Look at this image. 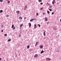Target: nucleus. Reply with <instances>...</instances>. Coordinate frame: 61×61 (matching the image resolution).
Returning <instances> with one entry per match:
<instances>
[{
	"instance_id": "nucleus-1",
	"label": "nucleus",
	"mask_w": 61,
	"mask_h": 61,
	"mask_svg": "<svg viewBox=\"0 0 61 61\" xmlns=\"http://www.w3.org/2000/svg\"><path fill=\"white\" fill-rule=\"evenodd\" d=\"M56 1L55 0H53L52 1V3L53 5H54L55 4V3Z\"/></svg>"
},
{
	"instance_id": "nucleus-2",
	"label": "nucleus",
	"mask_w": 61,
	"mask_h": 61,
	"mask_svg": "<svg viewBox=\"0 0 61 61\" xmlns=\"http://www.w3.org/2000/svg\"><path fill=\"white\" fill-rule=\"evenodd\" d=\"M38 56V55L36 54L35 55L34 57H37Z\"/></svg>"
},
{
	"instance_id": "nucleus-3",
	"label": "nucleus",
	"mask_w": 61,
	"mask_h": 61,
	"mask_svg": "<svg viewBox=\"0 0 61 61\" xmlns=\"http://www.w3.org/2000/svg\"><path fill=\"white\" fill-rule=\"evenodd\" d=\"M23 24H22L20 25V27H22L23 26Z\"/></svg>"
},
{
	"instance_id": "nucleus-4",
	"label": "nucleus",
	"mask_w": 61,
	"mask_h": 61,
	"mask_svg": "<svg viewBox=\"0 0 61 61\" xmlns=\"http://www.w3.org/2000/svg\"><path fill=\"white\" fill-rule=\"evenodd\" d=\"M16 13L17 14H19V11L18 10L17 11Z\"/></svg>"
},
{
	"instance_id": "nucleus-5",
	"label": "nucleus",
	"mask_w": 61,
	"mask_h": 61,
	"mask_svg": "<svg viewBox=\"0 0 61 61\" xmlns=\"http://www.w3.org/2000/svg\"><path fill=\"white\" fill-rule=\"evenodd\" d=\"M19 19H20V20H21V19H22V17H19Z\"/></svg>"
},
{
	"instance_id": "nucleus-6",
	"label": "nucleus",
	"mask_w": 61,
	"mask_h": 61,
	"mask_svg": "<svg viewBox=\"0 0 61 61\" xmlns=\"http://www.w3.org/2000/svg\"><path fill=\"white\" fill-rule=\"evenodd\" d=\"M53 29H54L55 30H56L57 29L56 28V27H54V28H53Z\"/></svg>"
},
{
	"instance_id": "nucleus-7",
	"label": "nucleus",
	"mask_w": 61,
	"mask_h": 61,
	"mask_svg": "<svg viewBox=\"0 0 61 61\" xmlns=\"http://www.w3.org/2000/svg\"><path fill=\"white\" fill-rule=\"evenodd\" d=\"M29 27H31V24L30 23H29Z\"/></svg>"
},
{
	"instance_id": "nucleus-8",
	"label": "nucleus",
	"mask_w": 61,
	"mask_h": 61,
	"mask_svg": "<svg viewBox=\"0 0 61 61\" xmlns=\"http://www.w3.org/2000/svg\"><path fill=\"white\" fill-rule=\"evenodd\" d=\"M13 30H15V27H13L12 28Z\"/></svg>"
},
{
	"instance_id": "nucleus-9",
	"label": "nucleus",
	"mask_w": 61,
	"mask_h": 61,
	"mask_svg": "<svg viewBox=\"0 0 61 61\" xmlns=\"http://www.w3.org/2000/svg\"><path fill=\"white\" fill-rule=\"evenodd\" d=\"M43 46H40V48L41 49L43 48Z\"/></svg>"
},
{
	"instance_id": "nucleus-10",
	"label": "nucleus",
	"mask_w": 61,
	"mask_h": 61,
	"mask_svg": "<svg viewBox=\"0 0 61 61\" xmlns=\"http://www.w3.org/2000/svg\"><path fill=\"white\" fill-rule=\"evenodd\" d=\"M46 60H51V59H50L49 58H47Z\"/></svg>"
},
{
	"instance_id": "nucleus-11",
	"label": "nucleus",
	"mask_w": 61,
	"mask_h": 61,
	"mask_svg": "<svg viewBox=\"0 0 61 61\" xmlns=\"http://www.w3.org/2000/svg\"><path fill=\"white\" fill-rule=\"evenodd\" d=\"M36 24L34 25V26H35V28L36 29Z\"/></svg>"
},
{
	"instance_id": "nucleus-12",
	"label": "nucleus",
	"mask_w": 61,
	"mask_h": 61,
	"mask_svg": "<svg viewBox=\"0 0 61 61\" xmlns=\"http://www.w3.org/2000/svg\"><path fill=\"white\" fill-rule=\"evenodd\" d=\"M29 47H30V46H27V48L28 49H29Z\"/></svg>"
},
{
	"instance_id": "nucleus-13",
	"label": "nucleus",
	"mask_w": 61,
	"mask_h": 61,
	"mask_svg": "<svg viewBox=\"0 0 61 61\" xmlns=\"http://www.w3.org/2000/svg\"><path fill=\"white\" fill-rule=\"evenodd\" d=\"M45 31H44L43 32V35L44 36H45L46 35V33H45Z\"/></svg>"
},
{
	"instance_id": "nucleus-14",
	"label": "nucleus",
	"mask_w": 61,
	"mask_h": 61,
	"mask_svg": "<svg viewBox=\"0 0 61 61\" xmlns=\"http://www.w3.org/2000/svg\"><path fill=\"white\" fill-rule=\"evenodd\" d=\"M11 40V39H9L7 41L8 42H9V41H10Z\"/></svg>"
},
{
	"instance_id": "nucleus-15",
	"label": "nucleus",
	"mask_w": 61,
	"mask_h": 61,
	"mask_svg": "<svg viewBox=\"0 0 61 61\" xmlns=\"http://www.w3.org/2000/svg\"><path fill=\"white\" fill-rule=\"evenodd\" d=\"M44 52V51L42 50L41 52V54H42Z\"/></svg>"
},
{
	"instance_id": "nucleus-16",
	"label": "nucleus",
	"mask_w": 61,
	"mask_h": 61,
	"mask_svg": "<svg viewBox=\"0 0 61 61\" xmlns=\"http://www.w3.org/2000/svg\"><path fill=\"white\" fill-rule=\"evenodd\" d=\"M0 2L2 3L3 2V0H0Z\"/></svg>"
},
{
	"instance_id": "nucleus-17",
	"label": "nucleus",
	"mask_w": 61,
	"mask_h": 61,
	"mask_svg": "<svg viewBox=\"0 0 61 61\" xmlns=\"http://www.w3.org/2000/svg\"><path fill=\"white\" fill-rule=\"evenodd\" d=\"M3 12V10H1L0 11V12L1 13H2Z\"/></svg>"
},
{
	"instance_id": "nucleus-18",
	"label": "nucleus",
	"mask_w": 61,
	"mask_h": 61,
	"mask_svg": "<svg viewBox=\"0 0 61 61\" xmlns=\"http://www.w3.org/2000/svg\"><path fill=\"white\" fill-rule=\"evenodd\" d=\"M47 14H49V11L48 10H47Z\"/></svg>"
},
{
	"instance_id": "nucleus-19",
	"label": "nucleus",
	"mask_w": 61,
	"mask_h": 61,
	"mask_svg": "<svg viewBox=\"0 0 61 61\" xmlns=\"http://www.w3.org/2000/svg\"><path fill=\"white\" fill-rule=\"evenodd\" d=\"M14 26V25H12L11 26V28H12Z\"/></svg>"
},
{
	"instance_id": "nucleus-20",
	"label": "nucleus",
	"mask_w": 61,
	"mask_h": 61,
	"mask_svg": "<svg viewBox=\"0 0 61 61\" xmlns=\"http://www.w3.org/2000/svg\"><path fill=\"white\" fill-rule=\"evenodd\" d=\"M33 20H34V19H31L30 20V22H31L32 21H33Z\"/></svg>"
},
{
	"instance_id": "nucleus-21",
	"label": "nucleus",
	"mask_w": 61,
	"mask_h": 61,
	"mask_svg": "<svg viewBox=\"0 0 61 61\" xmlns=\"http://www.w3.org/2000/svg\"><path fill=\"white\" fill-rule=\"evenodd\" d=\"M37 44H38V42H36V45H35V46H37Z\"/></svg>"
},
{
	"instance_id": "nucleus-22",
	"label": "nucleus",
	"mask_w": 61,
	"mask_h": 61,
	"mask_svg": "<svg viewBox=\"0 0 61 61\" xmlns=\"http://www.w3.org/2000/svg\"><path fill=\"white\" fill-rule=\"evenodd\" d=\"M19 37H21V34H19Z\"/></svg>"
},
{
	"instance_id": "nucleus-23",
	"label": "nucleus",
	"mask_w": 61,
	"mask_h": 61,
	"mask_svg": "<svg viewBox=\"0 0 61 61\" xmlns=\"http://www.w3.org/2000/svg\"><path fill=\"white\" fill-rule=\"evenodd\" d=\"M10 1H9L7 3H8V4H9L10 3Z\"/></svg>"
},
{
	"instance_id": "nucleus-24",
	"label": "nucleus",
	"mask_w": 61,
	"mask_h": 61,
	"mask_svg": "<svg viewBox=\"0 0 61 61\" xmlns=\"http://www.w3.org/2000/svg\"><path fill=\"white\" fill-rule=\"evenodd\" d=\"M38 26H39V27H40V26H40V25H39V24H38Z\"/></svg>"
},
{
	"instance_id": "nucleus-25",
	"label": "nucleus",
	"mask_w": 61,
	"mask_h": 61,
	"mask_svg": "<svg viewBox=\"0 0 61 61\" xmlns=\"http://www.w3.org/2000/svg\"><path fill=\"white\" fill-rule=\"evenodd\" d=\"M39 2H42V0H38Z\"/></svg>"
},
{
	"instance_id": "nucleus-26",
	"label": "nucleus",
	"mask_w": 61,
	"mask_h": 61,
	"mask_svg": "<svg viewBox=\"0 0 61 61\" xmlns=\"http://www.w3.org/2000/svg\"><path fill=\"white\" fill-rule=\"evenodd\" d=\"M4 35L5 36H7V34H5Z\"/></svg>"
},
{
	"instance_id": "nucleus-27",
	"label": "nucleus",
	"mask_w": 61,
	"mask_h": 61,
	"mask_svg": "<svg viewBox=\"0 0 61 61\" xmlns=\"http://www.w3.org/2000/svg\"><path fill=\"white\" fill-rule=\"evenodd\" d=\"M54 12H52V15H53V14H54Z\"/></svg>"
},
{
	"instance_id": "nucleus-28",
	"label": "nucleus",
	"mask_w": 61,
	"mask_h": 61,
	"mask_svg": "<svg viewBox=\"0 0 61 61\" xmlns=\"http://www.w3.org/2000/svg\"><path fill=\"white\" fill-rule=\"evenodd\" d=\"M27 5H25V7L26 8V7H27Z\"/></svg>"
},
{
	"instance_id": "nucleus-29",
	"label": "nucleus",
	"mask_w": 61,
	"mask_h": 61,
	"mask_svg": "<svg viewBox=\"0 0 61 61\" xmlns=\"http://www.w3.org/2000/svg\"><path fill=\"white\" fill-rule=\"evenodd\" d=\"M49 10L50 11H52V10L51 9H49Z\"/></svg>"
},
{
	"instance_id": "nucleus-30",
	"label": "nucleus",
	"mask_w": 61,
	"mask_h": 61,
	"mask_svg": "<svg viewBox=\"0 0 61 61\" xmlns=\"http://www.w3.org/2000/svg\"><path fill=\"white\" fill-rule=\"evenodd\" d=\"M42 9H43V8H41L40 9L41 10H42Z\"/></svg>"
},
{
	"instance_id": "nucleus-31",
	"label": "nucleus",
	"mask_w": 61,
	"mask_h": 61,
	"mask_svg": "<svg viewBox=\"0 0 61 61\" xmlns=\"http://www.w3.org/2000/svg\"><path fill=\"white\" fill-rule=\"evenodd\" d=\"M4 31L3 30H2L1 31V32H3V31Z\"/></svg>"
},
{
	"instance_id": "nucleus-32",
	"label": "nucleus",
	"mask_w": 61,
	"mask_h": 61,
	"mask_svg": "<svg viewBox=\"0 0 61 61\" xmlns=\"http://www.w3.org/2000/svg\"><path fill=\"white\" fill-rule=\"evenodd\" d=\"M4 26L3 25H2L1 26V27H2V28H3V26Z\"/></svg>"
},
{
	"instance_id": "nucleus-33",
	"label": "nucleus",
	"mask_w": 61,
	"mask_h": 61,
	"mask_svg": "<svg viewBox=\"0 0 61 61\" xmlns=\"http://www.w3.org/2000/svg\"><path fill=\"white\" fill-rule=\"evenodd\" d=\"M41 5H43V3H40Z\"/></svg>"
},
{
	"instance_id": "nucleus-34",
	"label": "nucleus",
	"mask_w": 61,
	"mask_h": 61,
	"mask_svg": "<svg viewBox=\"0 0 61 61\" xmlns=\"http://www.w3.org/2000/svg\"><path fill=\"white\" fill-rule=\"evenodd\" d=\"M45 19H47V17L45 18Z\"/></svg>"
},
{
	"instance_id": "nucleus-35",
	"label": "nucleus",
	"mask_w": 61,
	"mask_h": 61,
	"mask_svg": "<svg viewBox=\"0 0 61 61\" xmlns=\"http://www.w3.org/2000/svg\"><path fill=\"white\" fill-rule=\"evenodd\" d=\"M45 21H47V19H46L45 20Z\"/></svg>"
},
{
	"instance_id": "nucleus-36",
	"label": "nucleus",
	"mask_w": 61,
	"mask_h": 61,
	"mask_svg": "<svg viewBox=\"0 0 61 61\" xmlns=\"http://www.w3.org/2000/svg\"><path fill=\"white\" fill-rule=\"evenodd\" d=\"M2 59V58H0V61H1Z\"/></svg>"
},
{
	"instance_id": "nucleus-37",
	"label": "nucleus",
	"mask_w": 61,
	"mask_h": 61,
	"mask_svg": "<svg viewBox=\"0 0 61 61\" xmlns=\"http://www.w3.org/2000/svg\"><path fill=\"white\" fill-rule=\"evenodd\" d=\"M8 15H7L6 16V17H8Z\"/></svg>"
},
{
	"instance_id": "nucleus-38",
	"label": "nucleus",
	"mask_w": 61,
	"mask_h": 61,
	"mask_svg": "<svg viewBox=\"0 0 61 61\" xmlns=\"http://www.w3.org/2000/svg\"><path fill=\"white\" fill-rule=\"evenodd\" d=\"M51 7H52V6H50L49 7V8H51Z\"/></svg>"
},
{
	"instance_id": "nucleus-39",
	"label": "nucleus",
	"mask_w": 61,
	"mask_h": 61,
	"mask_svg": "<svg viewBox=\"0 0 61 61\" xmlns=\"http://www.w3.org/2000/svg\"><path fill=\"white\" fill-rule=\"evenodd\" d=\"M38 15V13H37L36 14V15Z\"/></svg>"
},
{
	"instance_id": "nucleus-40",
	"label": "nucleus",
	"mask_w": 61,
	"mask_h": 61,
	"mask_svg": "<svg viewBox=\"0 0 61 61\" xmlns=\"http://www.w3.org/2000/svg\"><path fill=\"white\" fill-rule=\"evenodd\" d=\"M33 19V20H36V19Z\"/></svg>"
},
{
	"instance_id": "nucleus-41",
	"label": "nucleus",
	"mask_w": 61,
	"mask_h": 61,
	"mask_svg": "<svg viewBox=\"0 0 61 61\" xmlns=\"http://www.w3.org/2000/svg\"><path fill=\"white\" fill-rule=\"evenodd\" d=\"M47 4H48V3H47Z\"/></svg>"
},
{
	"instance_id": "nucleus-42",
	"label": "nucleus",
	"mask_w": 61,
	"mask_h": 61,
	"mask_svg": "<svg viewBox=\"0 0 61 61\" xmlns=\"http://www.w3.org/2000/svg\"><path fill=\"white\" fill-rule=\"evenodd\" d=\"M60 21L61 22V19L60 20Z\"/></svg>"
},
{
	"instance_id": "nucleus-43",
	"label": "nucleus",
	"mask_w": 61,
	"mask_h": 61,
	"mask_svg": "<svg viewBox=\"0 0 61 61\" xmlns=\"http://www.w3.org/2000/svg\"><path fill=\"white\" fill-rule=\"evenodd\" d=\"M45 13H43V14H44V15H45Z\"/></svg>"
},
{
	"instance_id": "nucleus-44",
	"label": "nucleus",
	"mask_w": 61,
	"mask_h": 61,
	"mask_svg": "<svg viewBox=\"0 0 61 61\" xmlns=\"http://www.w3.org/2000/svg\"><path fill=\"white\" fill-rule=\"evenodd\" d=\"M25 18H24V19H25Z\"/></svg>"
}]
</instances>
